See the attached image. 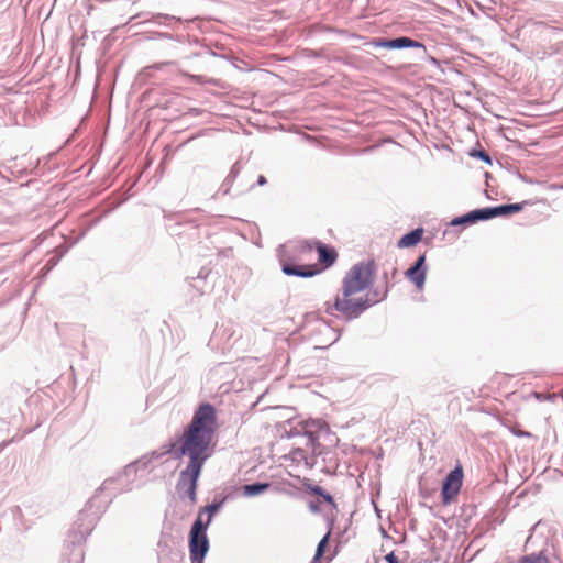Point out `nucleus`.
Wrapping results in <instances>:
<instances>
[{"instance_id":"obj_1","label":"nucleus","mask_w":563,"mask_h":563,"mask_svg":"<svg viewBox=\"0 0 563 563\" xmlns=\"http://www.w3.org/2000/svg\"><path fill=\"white\" fill-rule=\"evenodd\" d=\"M218 428L217 410L208 402L195 411L190 423L179 439V451L189 456L187 467L179 474L177 490L196 501L197 481L205 462L212 454V442Z\"/></svg>"},{"instance_id":"obj_2","label":"nucleus","mask_w":563,"mask_h":563,"mask_svg":"<svg viewBox=\"0 0 563 563\" xmlns=\"http://www.w3.org/2000/svg\"><path fill=\"white\" fill-rule=\"evenodd\" d=\"M369 306V298L356 295L346 286L342 285L341 292L336 295L334 300L325 302V312L335 316L341 313L346 319L357 318Z\"/></svg>"},{"instance_id":"obj_3","label":"nucleus","mask_w":563,"mask_h":563,"mask_svg":"<svg viewBox=\"0 0 563 563\" xmlns=\"http://www.w3.org/2000/svg\"><path fill=\"white\" fill-rule=\"evenodd\" d=\"M219 505H208L202 511L208 514L207 520H202V512H200L194 522L190 531L189 548L192 560H201L206 555L209 544L206 536V529L211 522L212 516L217 512Z\"/></svg>"},{"instance_id":"obj_4","label":"nucleus","mask_w":563,"mask_h":563,"mask_svg":"<svg viewBox=\"0 0 563 563\" xmlns=\"http://www.w3.org/2000/svg\"><path fill=\"white\" fill-rule=\"evenodd\" d=\"M374 262L358 263L346 273L342 280V285L350 288L356 295L368 297L369 289L374 284Z\"/></svg>"},{"instance_id":"obj_5","label":"nucleus","mask_w":563,"mask_h":563,"mask_svg":"<svg viewBox=\"0 0 563 563\" xmlns=\"http://www.w3.org/2000/svg\"><path fill=\"white\" fill-rule=\"evenodd\" d=\"M463 482V470L461 466L451 471L442 485L441 496L444 505L450 504L459 495Z\"/></svg>"},{"instance_id":"obj_6","label":"nucleus","mask_w":563,"mask_h":563,"mask_svg":"<svg viewBox=\"0 0 563 563\" xmlns=\"http://www.w3.org/2000/svg\"><path fill=\"white\" fill-rule=\"evenodd\" d=\"M497 217L496 207L477 209L468 212L464 217L454 219L452 224H461L465 222L474 223L479 220H487Z\"/></svg>"},{"instance_id":"obj_7","label":"nucleus","mask_w":563,"mask_h":563,"mask_svg":"<svg viewBox=\"0 0 563 563\" xmlns=\"http://www.w3.org/2000/svg\"><path fill=\"white\" fill-rule=\"evenodd\" d=\"M426 256L421 255L416 264L406 272V276L417 286L422 289L426 279V269L423 268Z\"/></svg>"},{"instance_id":"obj_8","label":"nucleus","mask_w":563,"mask_h":563,"mask_svg":"<svg viewBox=\"0 0 563 563\" xmlns=\"http://www.w3.org/2000/svg\"><path fill=\"white\" fill-rule=\"evenodd\" d=\"M283 272L287 275H295L300 277H312L320 273L321 269L316 265H283Z\"/></svg>"},{"instance_id":"obj_9","label":"nucleus","mask_w":563,"mask_h":563,"mask_svg":"<svg viewBox=\"0 0 563 563\" xmlns=\"http://www.w3.org/2000/svg\"><path fill=\"white\" fill-rule=\"evenodd\" d=\"M377 46L396 49V48H406V47H422L423 45L417 41H413L409 37H398L395 40H380L376 43Z\"/></svg>"},{"instance_id":"obj_10","label":"nucleus","mask_w":563,"mask_h":563,"mask_svg":"<svg viewBox=\"0 0 563 563\" xmlns=\"http://www.w3.org/2000/svg\"><path fill=\"white\" fill-rule=\"evenodd\" d=\"M316 247L319 254V263L323 265L324 268L334 264L338 258V253L333 247H328L320 242L316 243Z\"/></svg>"},{"instance_id":"obj_11","label":"nucleus","mask_w":563,"mask_h":563,"mask_svg":"<svg viewBox=\"0 0 563 563\" xmlns=\"http://www.w3.org/2000/svg\"><path fill=\"white\" fill-rule=\"evenodd\" d=\"M423 235V229L418 228L411 232L405 234L397 243L399 249L411 247L418 244Z\"/></svg>"},{"instance_id":"obj_12","label":"nucleus","mask_w":563,"mask_h":563,"mask_svg":"<svg viewBox=\"0 0 563 563\" xmlns=\"http://www.w3.org/2000/svg\"><path fill=\"white\" fill-rule=\"evenodd\" d=\"M269 487L268 483H256L251 485H245L243 487L244 495L246 496H255L264 493Z\"/></svg>"},{"instance_id":"obj_13","label":"nucleus","mask_w":563,"mask_h":563,"mask_svg":"<svg viewBox=\"0 0 563 563\" xmlns=\"http://www.w3.org/2000/svg\"><path fill=\"white\" fill-rule=\"evenodd\" d=\"M522 210V203L503 205L496 207L497 217L516 213Z\"/></svg>"},{"instance_id":"obj_14","label":"nucleus","mask_w":563,"mask_h":563,"mask_svg":"<svg viewBox=\"0 0 563 563\" xmlns=\"http://www.w3.org/2000/svg\"><path fill=\"white\" fill-rule=\"evenodd\" d=\"M519 563H549V560L542 553L525 555Z\"/></svg>"},{"instance_id":"obj_15","label":"nucleus","mask_w":563,"mask_h":563,"mask_svg":"<svg viewBox=\"0 0 563 563\" xmlns=\"http://www.w3.org/2000/svg\"><path fill=\"white\" fill-rule=\"evenodd\" d=\"M509 430L511 431L512 434L519 438H533V434L531 432L522 430L518 423L510 426Z\"/></svg>"},{"instance_id":"obj_16","label":"nucleus","mask_w":563,"mask_h":563,"mask_svg":"<svg viewBox=\"0 0 563 563\" xmlns=\"http://www.w3.org/2000/svg\"><path fill=\"white\" fill-rule=\"evenodd\" d=\"M328 539H329V533L325 534L321 541L319 542L318 547H317V551H316V555H314V560H319L322 554H323V551L325 549V547L328 545Z\"/></svg>"},{"instance_id":"obj_17","label":"nucleus","mask_w":563,"mask_h":563,"mask_svg":"<svg viewBox=\"0 0 563 563\" xmlns=\"http://www.w3.org/2000/svg\"><path fill=\"white\" fill-rule=\"evenodd\" d=\"M383 563H399V560L394 552H390L384 558Z\"/></svg>"},{"instance_id":"obj_18","label":"nucleus","mask_w":563,"mask_h":563,"mask_svg":"<svg viewBox=\"0 0 563 563\" xmlns=\"http://www.w3.org/2000/svg\"><path fill=\"white\" fill-rule=\"evenodd\" d=\"M533 396L536 397V399H538L540 401H544V400L555 397V395H545V394H541V393H534Z\"/></svg>"},{"instance_id":"obj_19","label":"nucleus","mask_w":563,"mask_h":563,"mask_svg":"<svg viewBox=\"0 0 563 563\" xmlns=\"http://www.w3.org/2000/svg\"><path fill=\"white\" fill-rule=\"evenodd\" d=\"M310 490L314 494V495H318V496H322L323 493H324V489L321 487V486H312L310 487Z\"/></svg>"},{"instance_id":"obj_20","label":"nucleus","mask_w":563,"mask_h":563,"mask_svg":"<svg viewBox=\"0 0 563 563\" xmlns=\"http://www.w3.org/2000/svg\"><path fill=\"white\" fill-rule=\"evenodd\" d=\"M321 497H322V498H323V500H324L325 503H328L329 505L335 506L334 500H333V497H332L330 494H328V493H325V492H324V493H323V495H322Z\"/></svg>"},{"instance_id":"obj_21","label":"nucleus","mask_w":563,"mask_h":563,"mask_svg":"<svg viewBox=\"0 0 563 563\" xmlns=\"http://www.w3.org/2000/svg\"><path fill=\"white\" fill-rule=\"evenodd\" d=\"M477 156L481 157L482 159H484L485 162L490 163V158H489L488 154H486L484 151L478 152Z\"/></svg>"},{"instance_id":"obj_22","label":"nucleus","mask_w":563,"mask_h":563,"mask_svg":"<svg viewBox=\"0 0 563 563\" xmlns=\"http://www.w3.org/2000/svg\"><path fill=\"white\" fill-rule=\"evenodd\" d=\"M257 183L260 185H264L266 183V178L264 176H260Z\"/></svg>"},{"instance_id":"obj_23","label":"nucleus","mask_w":563,"mask_h":563,"mask_svg":"<svg viewBox=\"0 0 563 563\" xmlns=\"http://www.w3.org/2000/svg\"><path fill=\"white\" fill-rule=\"evenodd\" d=\"M336 340L335 336H333L330 341L325 342L324 347L331 345Z\"/></svg>"},{"instance_id":"obj_24","label":"nucleus","mask_w":563,"mask_h":563,"mask_svg":"<svg viewBox=\"0 0 563 563\" xmlns=\"http://www.w3.org/2000/svg\"><path fill=\"white\" fill-rule=\"evenodd\" d=\"M302 250H307V251H311V247L310 246H307V247H302Z\"/></svg>"}]
</instances>
